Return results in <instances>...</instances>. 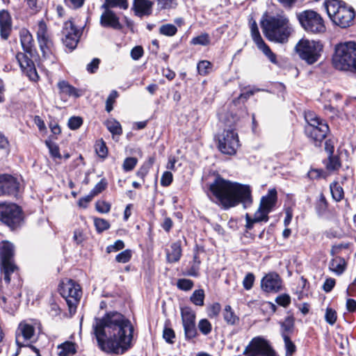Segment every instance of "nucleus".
Instances as JSON below:
<instances>
[{
    "label": "nucleus",
    "mask_w": 356,
    "mask_h": 356,
    "mask_svg": "<svg viewBox=\"0 0 356 356\" xmlns=\"http://www.w3.org/2000/svg\"><path fill=\"white\" fill-rule=\"evenodd\" d=\"M105 125L113 136H120L122 134V129L121 124L118 121L115 120V119L108 120L105 122Z\"/></svg>",
    "instance_id": "nucleus-35"
},
{
    "label": "nucleus",
    "mask_w": 356,
    "mask_h": 356,
    "mask_svg": "<svg viewBox=\"0 0 356 356\" xmlns=\"http://www.w3.org/2000/svg\"><path fill=\"white\" fill-rule=\"evenodd\" d=\"M103 7L106 8L118 7L126 10L129 7V3L127 0H106Z\"/></svg>",
    "instance_id": "nucleus-40"
},
{
    "label": "nucleus",
    "mask_w": 356,
    "mask_h": 356,
    "mask_svg": "<svg viewBox=\"0 0 356 356\" xmlns=\"http://www.w3.org/2000/svg\"><path fill=\"white\" fill-rule=\"evenodd\" d=\"M17 270L16 265H1V271L3 275V280L6 283L9 284L10 282V275Z\"/></svg>",
    "instance_id": "nucleus-42"
},
{
    "label": "nucleus",
    "mask_w": 356,
    "mask_h": 356,
    "mask_svg": "<svg viewBox=\"0 0 356 356\" xmlns=\"http://www.w3.org/2000/svg\"><path fill=\"white\" fill-rule=\"evenodd\" d=\"M268 214V212L259 207L254 214L253 221L257 222H267L269 219Z\"/></svg>",
    "instance_id": "nucleus-46"
},
{
    "label": "nucleus",
    "mask_w": 356,
    "mask_h": 356,
    "mask_svg": "<svg viewBox=\"0 0 356 356\" xmlns=\"http://www.w3.org/2000/svg\"><path fill=\"white\" fill-rule=\"evenodd\" d=\"M14 245L8 241H3L0 245L1 265H15L13 262Z\"/></svg>",
    "instance_id": "nucleus-23"
},
{
    "label": "nucleus",
    "mask_w": 356,
    "mask_h": 356,
    "mask_svg": "<svg viewBox=\"0 0 356 356\" xmlns=\"http://www.w3.org/2000/svg\"><path fill=\"white\" fill-rule=\"evenodd\" d=\"M220 310V305L218 302H215L208 308V316L210 318L217 317L219 315Z\"/></svg>",
    "instance_id": "nucleus-62"
},
{
    "label": "nucleus",
    "mask_w": 356,
    "mask_h": 356,
    "mask_svg": "<svg viewBox=\"0 0 356 356\" xmlns=\"http://www.w3.org/2000/svg\"><path fill=\"white\" fill-rule=\"evenodd\" d=\"M277 202V191L275 188L270 189L266 195L263 196L259 207L270 213Z\"/></svg>",
    "instance_id": "nucleus-24"
},
{
    "label": "nucleus",
    "mask_w": 356,
    "mask_h": 356,
    "mask_svg": "<svg viewBox=\"0 0 356 356\" xmlns=\"http://www.w3.org/2000/svg\"><path fill=\"white\" fill-rule=\"evenodd\" d=\"M275 302L279 305L286 307L291 303V298L288 294H282L276 298Z\"/></svg>",
    "instance_id": "nucleus-64"
},
{
    "label": "nucleus",
    "mask_w": 356,
    "mask_h": 356,
    "mask_svg": "<svg viewBox=\"0 0 356 356\" xmlns=\"http://www.w3.org/2000/svg\"><path fill=\"white\" fill-rule=\"evenodd\" d=\"M154 162V159L153 157H149L148 161L146 163H145L137 171V177L142 179H144L145 177L147 175L149 168L152 167Z\"/></svg>",
    "instance_id": "nucleus-44"
},
{
    "label": "nucleus",
    "mask_w": 356,
    "mask_h": 356,
    "mask_svg": "<svg viewBox=\"0 0 356 356\" xmlns=\"http://www.w3.org/2000/svg\"><path fill=\"white\" fill-rule=\"evenodd\" d=\"M118 97V92L116 90H112L106 102V111L107 112L110 113L113 110V104Z\"/></svg>",
    "instance_id": "nucleus-57"
},
{
    "label": "nucleus",
    "mask_w": 356,
    "mask_h": 356,
    "mask_svg": "<svg viewBox=\"0 0 356 356\" xmlns=\"http://www.w3.org/2000/svg\"><path fill=\"white\" fill-rule=\"evenodd\" d=\"M324 7L334 24L343 29L353 25L355 12L354 8L346 2L339 0H328L325 1Z\"/></svg>",
    "instance_id": "nucleus-4"
},
{
    "label": "nucleus",
    "mask_w": 356,
    "mask_h": 356,
    "mask_svg": "<svg viewBox=\"0 0 356 356\" xmlns=\"http://www.w3.org/2000/svg\"><path fill=\"white\" fill-rule=\"evenodd\" d=\"M198 329L203 334L207 335L211 332L212 326L207 319L203 318L198 323Z\"/></svg>",
    "instance_id": "nucleus-50"
},
{
    "label": "nucleus",
    "mask_w": 356,
    "mask_h": 356,
    "mask_svg": "<svg viewBox=\"0 0 356 356\" xmlns=\"http://www.w3.org/2000/svg\"><path fill=\"white\" fill-rule=\"evenodd\" d=\"M167 261L169 263H175L178 261L181 256V247L179 242L173 243L170 245V249L168 250Z\"/></svg>",
    "instance_id": "nucleus-29"
},
{
    "label": "nucleus",
    "mask_w": 356,
    "mask_h": 356,
    "mask_svg": "<svg viewBox=\"0 0 356 356\" xmlns=\"http://www.w3.org/2000/svg\"><path fill=\"white\" fill-rule=\"evenodd\" d=\"M211 39L209 35L207 33H204L194 37L192 38L191 41V44L193 45H202V46H207L210 44Z\"/></svg>",
    "instance_id": "nucleus-38"
},
{
    "label": "nucleus",
    "mask_w": 356,
    "mask_h": 356,
    "mask_svg": "<svg viewBox=\"0 0 356 356\" xmlns=\"http://www.w3.org/2000/svg\"><path fill=\"white\" fill-rule=\"evenodd\" d=\"M282 337L284 341V346L286 349V356H292L296 350V347L293 342L290 339L289 335L285 333L282 334Z\"/></svg>",
    "instance_id": "nucleus-43"
},
{
    "label": "nucleus",
    "mask_w": 356,
    "mask_h": 356,
    "mask_svg": "<svg viewBox=\"0 0 356 356\" xmlns=\"http://www.w3.org/2000/svg\"><path fill=\"white\" fill-rule=\"evenodd\" d=\"M2 300V304H1V307L5 310L6 312L13 314L15 311L17 309L18 307V304L15 302L13 305L8 304L7 298L5 296H2L0 298Z\"/></svg>",
    "instance_id": "nucleus-54"
},
{
    "label": "nucleus",
    "mask_w": 356,
    "mask_h": 356,
    "mask_svg": "<svg viewBox=\"0 0 356 356\" xmlns=\"http://www.w3.org/2000/svg\"><path fill=\"white\" fill-rule=\"evenodd\" d=\"M153 4L150 0H134L131 10L136 16L142 18L152 15Z\"/></svg>",
    "instance_id": "nucleus-22"
},
{
    "label": "nucleus",
    "mask_w": 356,
    "mask_h": 356,
    "mask_svg": "<svg viewBox=\"0 0 356 356\" xmlns=\"http://www.w3.org/2000/svg\"><path fill=\"white\" fill-rule=\"evenodd\" d=\"M201 264V260L199 257V254L197 251H196L193 254V259L191 262H190V267L187 270L186 275L191 277H198L200 266Z\"/></svg>",
    "instance_id": "nucleus-30"
},
{
    "label": "nucleus",
    "mask_w": 356,
    "mask_h": 356,
    "mask_svg": "<svg viewBox=\"0 0 356 356\" xmlns=\"http://www.w3.org/2000/svg\"><path fill=\"white\" fill-rule=\"evenodd\" d=\"M58 88L60 93L65 94L70 97H79L83 95L82 90L76 88L65 81H61L58 83Z\"/></svg>",
    "instance_id": "nucleus-26"
},
{
    "label": "nucleus",
    "mask_w": 356,
    "mask_h": 356,
    "mask_svg": "<svg viewBox=\"0 0 356 356\" xmlns=\"http://www.w3.org/2000/svg\"><path fill=\"white\" fill-rule=\"evenodd\" d=\"M182 324L195 323V313L190 307L181 309Z\"/></svg>",
    "instance_id": "nucleus-33"
},
{
    "label": "nucleus",
    "mask_w": 356,
    "mask_h": 356,
    "mask_svg": "<svg viewBox=\"0 0 356 356\" xmlns=\"http://www.w3.org/2000/svg\"><path fill=\"white\" fill-rule=\"evenodd\" d=\"M163 337L167 343L170 344L174 343L173 339L175 337L174 330L171 328L165 327L163 330Z\"/></svg>",
    "instance_id": "nucleus-63"
},
{
    "label": "nucleus",
    "mask_w": 356,
    "mask_h": 356,
    "mask_svg": "<svg viewBox=\"0 0 356 356\" xmlns=\"http://www.w3.org/2000/svg\"><path fill=\"white\" fill-rule=\"evenodd\" d=\"M60 295L65 299L70 312H75L81 296L79 284L71 279L63 281L59 288Z\"/></svg>",
    "instance_id": "nucleus-10"
},
{
    "label": "nucleus",
    "mask_w": 356,
    "mask_h": 356,
    "mask_svg": "<svg viewBox=\"0 0 356 356\" xmlns=\"http://www.w3.org/2000/svg\"><path fill=\"white\" fill-rule=\"evenodd\" d=\"M194 286V282L191 280L181 278L179 279L177 282V286L179 289L188 291L192 289Z\"/></svg>",
    "instance_id": "nucleus-47"
},
{
    "label": "nucleus",
    "mask_w": 356,
    "mask_h": 356,
    "mask_svg": "<svg viewBox=\"0 0 356 356\" xmlns=\"http://www.w3.org/2000/svg\"><path fill=\"white\" fill-rule=\"evenodd\" d=\"M40 326L37 321H22L16 330V343L19 347L24 346L25 341L32 342L35 339V328Z\"/></svg>",
    "instance_id": "nucleus-13"
},
{
    "label": "nucleus",
    "mask_w": 356,
    "mask_h": 356,
    "mask_svg": "<svg viewBox=\"0 0 356 356\" xmlns=\"http://www.w3.org/2000/svg\"><path fill=\"white\" fill-rule=\"evenodd\" d=\"M261 28L269 41L282 44L288 41L293 31L289 17L283 13L266 16L261 21Z\"/></svg>",
    "instance_id": "nucleus-3"
},
{
    "label": "nucleus",
    "mask_w": 356,
    "mask_h": 356,
    "mask_svg": "<svg viewBox=\"0 0 356 356\" xmlns=\"http://www.w3.org/2000/svg\"><path fill=\"white\" fill-rule=\"evenodd\" d=\"M294 323L293 320L291 318H286L285 321L281 324L282 327V334L285 333L289 335V333L292 332L293 330Z\"/></svg>",
    "instance_id": "nucleus-52"
},
{
    "label": "nucleus",
    "mask_w": 356,
    "mask_h": 356,
    "mask_svg": "<svg viewBox=\"0 0 356 356\" xmlns=\"http://www.w3.org/2000/svg\"><path fill=\"white\" fill-rule=\"evenodd\" d=\"M58 356H73L76 353V344L66 341L57 346Z\"/></svg>",
    "instance_id": "nucleus-28"
},
{
    "label": "nucleus",
    "mask_w": 356,
    "mask_h": 356,
    "mask_svg": "<svg viewBox=\"0 0 356 356\" xmlns=\"http://www.w3.org/2000/svg\"><path fill=\"white\" fill-rule=\"evenodd\" d=\"M323 163L328 171L338 170L341 165L339 157L334 154L329 155L327 159L323 161Z\"/></svg>",
    "instance_id": "nucleus-31"
},
{
    "label": "nucleus",
    "mask_w": 356,
    "mask_h": 356,
    "mask_svg": "<svg viewBox=\"0 0 356 356\" xmlns=\"http://www.w3.org/2000/svg\"><path fill=\"white\" fill-rule=\"evenodd\" d=\"M323 44L319 41L300 40L296 46L300 58L308 65L317 62L323 51Z\"/></svg>",
    "instance_id": "nucleus-8"
},
{
    "label": "nucleus",
    "mask_w": 356,
    "mask_h": 356,
    "mask_svg": "<svg viewBox=\"0 0 356 356\" xmlns=\"http://www.w3.org/2000/svg\"><path fill=\"white\" fill-rule=\"evenodd\" d=\"M19 188L17 179L10 175H0V191L3 195L17 196Z\"/></svg>",
    "instance_id": "nucleus-18"
},
{
    "label": "nucleus",
    "mask_w": 356,
    "mask_h": 356,
    "mask_svg": "<svg viewBox=\"0 0 356 356\" xmlns=\"http://www.w3.org/2000/svg\"><path fill=\"white\" fill-rule=\"evenodd\" d=\"M254 282V275L252 273H248L243 280V286L245 290H250Z\"/></svg>",
    "instance_id": "nucleus-59"
},
{
    "label": "nucleus",
    "mask_w": 356,
    "mask_h": 356,
    "mask_svg": "<svg viewBox=\"0 0 356 356\" xmlns=\"http://www.w3.org/2000/svg\"><path fill=\"white\" fill-rule=\"evenodd\" d=\"M250 29L252 38L254 42L256 44L257 48L267 56V58L272 63L277 64L276 55L271 51L270 47L262 39L257 24L255 22H253V23L251 24Z\"/></svg>",
    "instance_id": "nucleus-16"
},
{
    "label": "nucleus",
    "mask_w": 356,
    "mask_h": 356,
    "mask_svg": "<svg viewBox=\"0 0 356 356\" xmlns=\"http://www.w3.org/2000/svg\"><path fill=\"white\" fill-rule=\"evenodd\" d=\"M19 38L24 51L31 53L33 47V39L31 33L27 29H22L19 31Z\"/></svg>",
    "instance_id": "nucleus-27"
},
{
    "label": "nucleus",
    "mask_w": 356,
    "mask_h": 356,
    "mask_svg": "<svg viewBox=\"0 0 356 356\" xmlns=\"http://www.w3.org/2000/svg\"><path fill=\"white\" fill-rule=\"evenodd\" d=\"M329 263V269L337 275H342L346 269L347 264L344 258L339 256H332Z\"/></svg>",
    "instance_id": "nucleus-25"
},
{
    "label": "nucleus",
    "mask_w": 356,
    "mask_h": 356,
    "mask_svg": "<svg viewBox=\"0 0 356 356\" xmlns=\"http://www.w3.org/2000/svg\"><path fill=\"white\" fill-rule=\"evenodd\" d=\"M332 64L339 70L356 74V42L350 41L336 45Z\"/></svg>",
    "instance_id": "nucleus-5"
},
{
    "label": "nucleus",
    "mask_w": 356,
    "mask_h": 356,
    "mask_svg": "<svg viewBox=\"0 0 356 356\" xmlns=\"http://www.w3.org/2000/svg\"><path fill=\"white\" fill-rule=\"evenodd\" d=\"M131 251L127 249L119 253L115 257V260L119 263L125 264L129 261L131 258Z\"/></svg>",
    "instance_id": "nucleus-56"
},
{
    "label": "nucleus",
    "mask_w": 356,
    "mask_h": 356,
    "mask_svg": "<svg viewBox=\"0 0 356 356\" xmlns=\"http://www.w3.org/2000/svg\"><path fill=\"white\" fill-rule=\"evenodd\" d=\"M325 318L327 323L334 325L337 321V312L331 308H327Z\"/></svg>",
    "instance_id": "nucleus-61"
},
{
    "label": "nucleus",
    "mask_w": 356,
    "mask_h": 356,
    "mask_svg": "<svg viewBox=\"0 0 356 356\" xmlns=\"http://www.w3.org/2000/svg\"><path fill=\"white\" fill-rule=\"evenodd\" d=\"M138 159L135 157H127L124 159L122 168L125 172L132 170L137 165Z\"/></svg>",
    "instance_id": "nucleus-53"
},
{
    "label": "nucleus",
    "mask_w": 356,
    "mask_h": 356,
    "mask_svg": "<svg viewBox=\"0 0 356 356\" xmlns=\"http://www.w3.org/2000/svg\"><path fill=\"white\" fill-rule=\"evenodd\" d=\"M297 19L307 33L318 34L325 31L326 27L321 15L313 10H306L296 14Z\"/></svg>",
    "instance_id": "nucleus-7"
},
{
    "label": "nucleus",
    "mask_w": 356,
    "mask_h": 356,
    "mask_svg": "<svg viewBox=\"0 0 356 356\" xmlns=\"http://www.w3.org/2000/svg\"><path fill=\"white\" fill-rule=\"evenodd\" d=\"M94 224L97 232L101 233L110 227L109 222L103 218H96L94 219Z\"/></svg>",
    "instance_id": "nucleus-49"
},
{
    "label": "nucleus",
    "mask_w": 356,
    "mask_h": 356,
    "mask_svg": "<svg viewBox=\"0 0 356 356\" xmlns=\"http://www.w3.org/2000/svg\"><path fill=\"white\" fill-rule=\"evenodd\" d=\"M281 279L275 273L266 275L261 282V288L266 292L278 291L281 288Z\"/></svg>",
    "instance_id": "nucleus-21"
},
{
    "label": "nucleus",
    "mask_w": 356,
    "mask_h": 356,
    "mask_svg": "<svg viewBox=\"0 0 356 356\" xmlns=\"http://www.w3.org/2000/svg\"><path fill=\"white\" fill-rule=\"evenodd\" d=\"M222 315L225 321L228 325H234L239 321L238 317L234 314V312L230 305H226L225 307Z\"/></svg>",
    "instance_id": "nucleus-32"
},
{
    "label": "nucleus",
    "mask_w": 356,
    "mask_h": 356,
    "mask_svg": "<svg viewBox=\"0 0 356 356\" xmlns=\"http://www.w3.org/2000/svg\"><path fill=\"white\" fill-rule=\"evenodd\" d=\"M83 124V119L79 116L71 117L68 120V127L72 130L79 129Z\"/></svg>",
    "instance_id": "nucleus-58"
},
{
    "label": "nucleus",
    "mask_w": 356,
    "mask_h": 356,
    "mask_svg": "<svg viewBox=\"0 0 356 356\" xmlns=\"http://www.w3.org/2000/svg\"><path fill=\"white\" fill-rule=\"evenodd\" d=\"M248 356H275L268 342L260 338H254L244 351Z\"/></svg>",
    "instance_id": "nucleus-14"
},
{
    "label": "nucleus",
    "mask_w": 356,
    "mask_h": 356,
    "mask_svg": "<svg viewBox=\"0 0 356 356\" xmlns=\"http://www.w3.org/2000/svg\"><path fill=\"white\" fill-rule=\"evenodd\" d=\"M327 209V202L323 193L319 195V199L316 205V210L319 216L324 215Z\"/></svg>",
    "instance_id": "nucleus-41"
},
{
    "label": "nucleus",
    "mask_w": 356,
    "mask_h": 356,
    "mask_svg": "<svg viewBox=\"0 0 356 356\" xmlns=\"http://www.w3.org/2000/svg\"><path fill=\"white\" fill-rule=\"evenodd\" d=\"M37 38L42 57L44 59L49 58L52 54L53 44L47 34V25L42 20L40 21L38 24Z\"/></svg>",
    "instance_id": "nucleus-15"
},
{
    "label": "nucleus",
    "mask_w": 356,
    "mask_h": 356,
    "mask_svg": "<svg viewBox=\"0 0 356 356\" xmlns=\"http://www.w3.org/2000/svg\"><path fill=\"white\" fill-rule=\"evenodd\" d=\"M100 24L103 27H110L115 30H120L122 28L117 15L113 10L106 8L101 15Z\"/></svg>",
    "instance_id": "nucleus-20"
},
{
    "label": "nucleus",
    "mask_w": 356,
    "mask_h": 356,
    "mask_svg": "<svg viewBox=\"0 0 356 356\" xmlns=\"http://www.w3.org/2000/svg\"><path fill=\"white\" fill-rule=\"evenodd\" d=\"M250 29L252 38L254 42L256 44L257 48L267 56V58L272 63L277 64L276 55L271 51L270 47L262 39L257 24L255 22H253V23L251 24Z\"/></svg>",
    "instance_id": "nucleus-17"
},
{
    "label": "nucleus",
    "mask_w": 356,
    "mask_h": 356,
    "mask_svg": "<svg viewBox=\"0 0 356 356\" xmlns=\"http://www.w3.org/2000/svg\"><path fill=\"white\" fill-rule=\"evenodd\" d=\"M204 291L202 289H200L193 291L190 297V300L193 305L202 307L204 305Z\"/></svg>",
    "instance_id": "nucleus-34"
},
{
    "label": "nucleus",
    "mask_w": 356,
    "mask_h": 356,
    "mask_svg": "<svg viewBox=\"0 0 356 356\" xmlns=\"http://www.w3.org/2000/svg\"><path fill=\"white\" fill-rule=\"evenodd\" d=\"M16 59L22 71L25 69H27L30 66L31 67V65L34 64L31 58H29L25 54L22 52L17 54Z\"/></svg>",
    "instance_id": "nucleus-37"
},
{
    "label": "nucleus",
    "mask_w": 356,
    "mask_h": 356,
    "mask_svg": "<svg viewBox=\"0 0 356 356\" xmlns=\"http://www.w3.org/2000/svg\"><path fill=\"white\" fill-rule=\"evenodd\" d=\"M219 150L225 154L234 155L239 147L238 134L233 129L224 130L218 136Z\"/></svg>",
    "instance_id": "nucleus-11"
},
{
    "label": "nucleus",
    "mask_w": 356,
    "mask_h": 356,
    "mask_svg": "<svg viewBox=\"0 0 356 356\" xmlns=\"http://www.w3.org/2000/svg\"><path fill=\"white\" fill-rule=\"evenodd\" d=\"M208 197L224 209H228L241 203L245 209L252 203L250 187L226 180L220 176L209 184Z\"/></svg>",
    "instance_id": "nucleus-2"
},
{
    "label": "nucleus",
    "mask_w": 356,
    "mask_h": 356,
    "mask_svg": "<svg viewBox=\"0 0 356 356\" xmlns=\"http://www.w3.org/2000/svg\"><path fill=\"white\" fill-rule=\"evenodd\" d=\"M24 73L26 74V76L29 78L30 80L33 81H37L38 80V74L35 67V65H32L27 69H25L22 71Z\"/></svg>",
    "instance_id": "nucleus-60"
},
{
    "label": "nucleus",
    "mask_w": 356,
    "mask_h": 356,
    "mask_svg": "<svg viewBox=\"0 0 356 356\" xmlns=\"http://www.w3.org/2000/svg\"><path fill=\"white\" fill-rule=\"evenodd\" d=\"M183 327L186 340H191L197 336V332L195 323L183 324Z\"/></svg>",
    "instance_id": "nucleus-39"
},
{
    "label": "nucleus",
    "mask_w": 356,
    "mask_h": 356,
    "mask_svg": "<svg viewBox=\"0 0 356 356\" xmlns=\"http://www.w3.org/2000/svg\"><path fill=\"white\" fill-rule=\"evenodd\" d=\"M160 10H170L177 6L176 0H155Z\"/></svg>",
    "instance_id": "nucleus-48"
},
{
    "label": "nucleus",
    "mask_w": 356,
    "mask_h": 356,
    "mask_svg": "<svg viewBox=\"0 0 356 356\" xmlns=\"http://www.w3.org/2000/svg\"><path fill=\"white\" fill-rule=\"evenodd\" d=\"M177 32V27L172 24H166L160 26L159 33L161 35L166 36H173Z\"/></svg>",
    "instance_id": "nucleus-45"
},
{
    "label": "nucleus",
    "mask_w": 356,
    "mask_h": 356,
    "mask_svg": "<svg viewBox=\"0 0 356 356\" xmlns=\"http://www.w3.org/2000/svg\"><path fill=\"white\" fill-rule=\"evenodd\" d=\"M82 33V29L77 28L71 19L64 23L61 40L64 46L70 51H73L76 47Z\"/></svg>",
    "instance_id": "nucleus-12"
},
{
    "label": "nucleus",
    "mask_w": 356,
    "mask_h": 356,
    "mask_svg": "<svg viewBox=\"0 0 356 356\" xmlns=\"http://www.w3.org/2000/svg\"><path fill=\"white\" fill-rule=\"evenodd\" d=\"M305 135L316 147H320L330 131L327 122L313 111L305 112Z\"/></svg>",
    "instance_id": "nucleus-6"
},
{
    "label": "nucleus",
    "mask_w": 356,
    "mask_h": 356,
    "mask_svg": "<svg viewBox=\"0 0 356 356\" xmlns=\"http://www.w3.org/2000/svg\"><path fill=\"white\" fill-rule=\"evenodd\" d=\"M13 30V20L10 13L7 10H0V37L7 40Z\"/></svg>",
    "instance_id": "nucleus-19"
},
{
    "label": "nucleus",
    "mask_w": 356,
    "mask_h": 356,
    "mask_svg": "<svg viewBox=\"0 0 356 356\" xmlns=\"http://www.w3.org/2000/svg\"><path fill=\"white\" fill-rule=\"evenodd\" d=\"M92 330L99 348L107 354L122 355L133 346L134 327L120 312H109L95 318Z\"/></svg>",
    "instance_id": "nucleus-1"
},
{
    "label": "nucleus",
    "mask_w": 356,
    "mask_h": 356,
    "mask_svg": "<svg viewBox=\"0 0 356 356\" xmlns=\"http://www.w3.org/2000/svg\"><path fill=\"white\" fill-rule=\"evenodd\" d=\"M211 63L208 60H201L197 63V71L200 75H206L211 68Z\"/></svg>",
    "instance_id": "nucleus-51"
},
{
    "label": "nucleus",
    "mask_w": 356,
    "mask_h": 356,
    "mask_svg": "<svg viewBox=\"0 0 356 356\" xmlns=\"http://www.w3.org/2000/svg\"><path fill=\"white\" fill-rule=\"evenodd\" d=\"M46 145L49 148L50 154L54 159H62V155L60 153L59 147L56 144L47 141Z\"/></svg>",
    "instance_id": "nucleus-55"
},
{
    "label": "nucleus",
    "mask_w": 356,
    "mask_h": 356,
    "mask_svg": "<svg viewBox=\"0 0 356 356\" xmlns=\"http://www.w3.org/2000/svg\"><path fill=\"white\" fill-rule=\"evenodd\" d=\"M330 188L332 196L335 201L339 202L343 198V189L338 183L331 184Z\"/></svg>",
    "instance_id": "nucleus-36"
},
{
    "label": "nucleus",
    "mask_w": 356,
    "mask_h": 356,
    "mask_svg": "<svg viewBox=\"0 0 356 356\" xmlns=\"http://www.w3.org/2000/svg\"><path fill=\"white\" fill-rule=\"evenodd\" d=\"M22 209L14 203L0 204V220L12 229L20 226L23 221Z\"/></svg>",
    "instance_id": "nucleus-9"
}]
</instances>
